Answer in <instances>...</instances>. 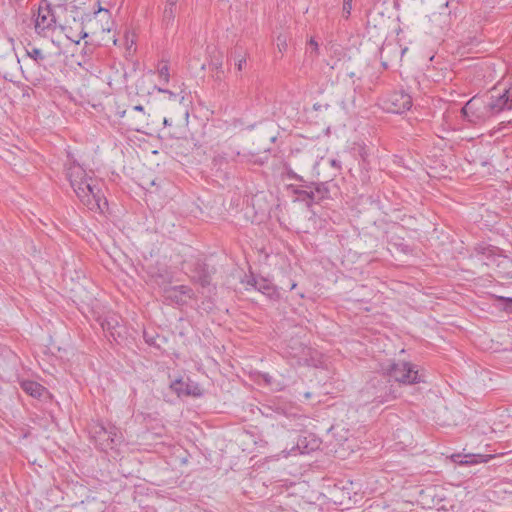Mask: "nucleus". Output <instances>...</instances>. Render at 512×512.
Here are the masks:
<instances>
[{
    "mask_svg": "<svg viewBox=\"0 0 512 512\" xmlns=\"http://www.w3.org/2000/svg\"><path fill=\"white\" fill-rule=\"evenodd\" d=\"M69 181L81 203L89 210L103 214L108 209V201L101 184L84 169L79 166L71 168Z\"/></svg>",
    "mask_w": 512,
    "mask_h": 512,
    "instance_id": "1",
    "label": "nucleus"
},
{
    "mask_svg": "<svg viewBox=\"0 0 512 512\" xmlns=\"http://www.w3.org/2000/svg\"><path fill=\"white\" fill-rule=\"evenodd\" d=\"M89 433L98 449L106 452L114 449L122 442V433L114 425L105 426L102 422H94L90 426Z\"/></svg>",
    "mask_w": 512,
    "mask_h": 512,
    "instance_id": "2",
    "label": "nucleus"
},
{
    "mask_svg": "<svg viewBox=\"0 0 512 512\" xmlns=\"http://www.w3.org/2000/svg\"><path fill=\"white\" fill-rule=\"evenodd\" d=\"M386 375L404 385L425 382L424 374L418 370L417 365L405 361L391 363L386 369Z\"/></svg>",
    "mask_w": 512,
    "mask_h": 512,
    "instance_id": "3",
    "label": "nucleus"
},
{
    "mask_svg": "<svg viewBox=\"0 0 512 512\" xmlns=\"http://www.w3.org/2000/svg\"><path fill=\"white\" fill-rule=\"evenodd\" d=\"M366 392L373 396L372 402L384 404L396 399V392L390 379L383 377H374L366 386Z\"/></svg>",
    "mask_w": 512,
    "mask_h": 512,
    "instance_id": "4",
    "label": "nucleus"
},
{
    "mask_svg": "<svg viewBox=\"0 0 512 512\" xmlns=\"http://www.w3.org/2000/svg\"><path fill=\"white\" fill-rule=\"evenodd\" d=\"M462 116L469 122L478 123L491 118L493 115L486 98L472 97L461 109Z\"/></svg>",
    "mask_w": 512,
    "mask_h": 512,
    "instance_id": "5",
    "label": "nucleus"
},
{
    "mask_svg": "<svg viewBox=\"0 0 512 512\" xmlns=\"http://www.w3.org/2000/svg\"><path fill=\"white\" fill-rule=\"evenodd\" d=\"M56 27V16L50 0H41L37 17L35 19V30L38 34L46 30H54Z\"/></svg>",
    "mask_w": 512,
    "mask_h": 512,
    "instance_id": "6",
    "label": "nucleus"
},
{
    "mask_svg": "<svg viewBox=\"0 0 512 512\" xmlns=\"http://www.w3.org/2000/svg\"><path fill=\"white\" fill-rule=\"evenodd\" d=\"M145 271L149 281L161 289L172 283L173 275L165 264L159 262L149 264L146 266Z\"/></svg>",
    "mask_w": 512,
    "mask_h": 512,
    "instance_id": "7",
    "label": "nucleus"
},
{
    "mask_svg": "<svg viewBox=\"0 0 512 512\" xmlns=\"http://www.w3.org/2000/svg\"><path fill=\"white\" fill-rule=\"evenodd\" d=\"M162 295L166 301L179 306L186 303V301L183 299L184 296L188 297L189 299H193L195 297L193 289L187 285L171 286L168 284L165 288L162 289Z\"/></svg>",
    "mask_w": 512,
    "mask_h": 512,
    "instance_id": "8",
    "label": "nucleus"
},
{
    "mask_svg": "<svg viewBox=\"0 0 512 512\" xmlns=\"http://www.w3.org/2000/svg\"><path fill=\"white\" fill-rule=\"evenodd\" d=\"M387 110L402 114L412 107V97L404 91L392 92L386 100Z\"/></svg>",
    "mask_w": 512,
    "mask_h": 512,
    "instance_id": "9",
    "label": "nucleus"
},
{
    "mask_svg": "<svg viewBox=\"0 0 512 512\" xmlns=\"http://www.w3.org/2000/svg\"><path fill=\"white\" fill-rule=\"evenodd\" d=\"M212 271L209 265L204 261L197 259L191 267L190 279L193 283L199 284L202 288H206L211 284Z\"/></svg>",
    "mask_w": 512,
    "mask_h": 512,
    "instance_id": "10",
    "label": "nucleus"
},
{
    "mask_svg": "<svg viewBox=\"0 0 512 512\" xmlns=\"http://www.w3.org/2000/svg\"><path fill=\"white\" fill-rule=\"evenodd\" d=\"M170 388L179 397L181 396H194L200 397L203 395V390L198 383L188 381L185 382L182 379H176L170 384Z\"/></svg>",
    "mask_w": 512,
    "mask_h": 512,
    "instance_id": "11",
    "label": "nucleus"
},
{
    "mask_svg": "<svg viewBox=\"0 0 512 512\" xmlns=\"http://www.w3.org/2000/svg\"><path fill=\"white\" fill-rule=\"evenodd\" d=\"M491 456H486L482 454H466L462 455L460 453L452 454L451 460L459 465H472L482 462H487Z\"/></svg>",
    "mask_w": 512,
    "mask_h": 512,
    "instance_id": "12",
    "label": "nucleus"
},
{
    "mask_svg": "<svg viewBox=\"0 0 512 512\" xmlns=\"http://www.w3.org/2000/svg\"><path fill=\"white\" fill-rule=\"evenodd\" d=\"M247 283L251 286H253L256 290L263 293L264 295H267L269 297H272L276 293V289L274 285L267 279L262 277H255L251 276V278L247 281Z\"/></svg>",
    "mask_w": 512,
    "mask_h": 512,
    "instance_id": "13",
    "label": "nucleus"
},
{
    "mask_svg": "<svg viewBox=\"0 0 512 512\" xmlns=\"http://www.w3.org/2000/svg\"><path fill=\"white\" fill-rule=\"evenodd\" d=\"M177 2L178 0H166L162 15V24L166 29L173 27L174 25Z\"/></svg>",
    "mask_w": 512,
    "mask_h": 512,
    "instance_id": "14",
    "label": "nucleus"
},
{
    "mask_svg": "<svg viewBox=\"0 0 512 512\" xmlns=\"http://www.w3.org/2000/svg\"><path fill=\"white\" fill-rule=\"evenodd\" d=\"M486 99L488 101L490 111L493 116L502 112L503 110H511V108L507 102V98L504 97V93L500 94L497 97L491 96Z\"/></svg>",
    "mask_w": 512,
    "mask_h": 512,
    "instance_id": "15",
    "label": "nucleus"
},
{
    "mask_svg": "<svg viewBox=\"0 0 512 512\" xmlns=\"http://www.w3.org/2000/svg\"><path fill=\"white\" fill-rule=\"evenodd\" d=\"M124 118L126 119L124 124L128 127V129L136 132H142V129L147 124V118L145 113H136L132 114V116L126 115Z\"/></svg>",
    "mask_w": 512,
    "mask_h": 512,
    "instance_id": "16",
    "label": "nucleus"
},
{
    "mask_svg": "<svg viewBox=\"0 0 512 512\" xmlns=\"http://www.w3.org/2000/svg\"><path fill=\"white\" fill-rule=\"evenodd\" d=\"M313 202L319 203L324 199L330 198V190L327 182L315 183L312 185Z\"/></svg>",
    "mask_w": 512,
    "mask_h": 512,
    "instance_id": "17",
    "label": "nucleus"
},
{
    "mask_svg": "<svg viewBox=\"0 0 512 512\" xmlns=\"http://www.w3.org/2000/svg\"><path fill=\"white\" fill-rule=\"evenodd\" d=\"M312 185H314V182L305 183L302 186V188H297L294 190V193L297 195L298 199L306 202L308 206L314 203L312 195Z\"/></svg>",
    "mask_w": 512,
    "mask_h": 512,
    "instance_id": "18",
    "label": "nucleus"
},
{
    "mask_svg": "<svg viewBox=\"0 0 512 512\" xmlns=\"http://www.w3.org/2000/svg\"><path fill=\"white\" fill-rule=\"evenodd\" d=\"M23 390L29 395L40 398L45 392V387L35 381H26L22 384Z\"/></svg>",
    "mask_w": 512,
    "mask_h": 512,
    "instance_id": "19",
    "label": "nucleus"
},
{
    "mask_svg": "<svg viewBox=\"0 0 512 512\" xmlns=\"http://www.w3.org/2000/svg\"><path fill=\"white\" fill-rule=\"evenodd\" d=\"M231 58L235 61V66L238 71H242L244 65L246 64V52L244 49L237 45L234 50L231 52Z\"/></svg>",
    "mask_w": 512,
    "mask_h": 512,
    "instance_id": "20",
    "label": "nucleus"
},
{
    "mask_svg": "<svg viewBox=\"0 0 512 512\" xmlns=\"http://www.w3.org/2000/svg\"><path fill=\"white\" fill-rule=\"evenodd\" d=\"M119 325L118 319L114 316L107 317L101 322V327L104 331H108L111 336L115 339V330Z\"/></svg>",
    "mask_w": 512,
    "mask_h": 512,
    "instance_id": "21",
    "label": "nucleus"
},
{
    "mask_svg": "<svg viewBox=\"0 0 512 512\" xmlns=\"http://www.w3.org/2000/svg\"><path fill=\"white\" fill-rule=\"evenodd\" d=\"M474 253L476 255L486 256L490 259L496 255V248L491 245L480 244L474 247Z\"/></svg>",
    "mask_w": 512,
    "mask_h": 512,
    "instance_id": "22",
    "label": "nucleus"
},
{
    "mask_svg": "<svg viewBox=\"0 0 512 512\" xmlns=\"http://www.w3.org/2000/svg\"><path fill=\"white\" fill-rule=\"evenodd\" d=\"M26 54L28 57H30L37 63H40L41 61L45 60V58H46V56L44 55V53L41 49L36 48L30 44L26 48Z\"/></svg>",
    "mask_w": 512,
    "mask_h": 512,
    "instance_id": "23",
    "label": "nucleus"
},
{
    "mask_svg": "<svg viewBox=\"0 0 512 512\" xmlns=\"http://www.w3.org/2000/svg\"><path fill=\"white\" fill-rule=\"evenodd\" d=\"M143 338L145 343L148 344L149 346L160 348V344L157 342L159 335L156 332L144 330Z\"/></svg>",
    "mask_w": 512,
    "mask_h": 512,
    "instance_id": "24",
    "label": "nucleus"
},
{
    "mask_svg": "<svg viewBox=\"0 0 512 512\" xmlns=\"http://www.w3.org/2000/svg\"><path fill=\"white\" fill-rule=\"evenodd\" d=\"M142 114L144 112V107L142 105H135L131 107V109L123 110L121 112H118L119 117L124 118L126 115L132 116V114Z\"/></svg>",
    "mask_w": 512,
    "mask_h": 512,
    "instance_id": "25",
    "label": "nucleus"
},
{
    "mask_svg": "<svg viewBox=\"0 0 512 512\" xmlns=\"http://www.w3.org/2000/svg\"><path fill=\"white\" fill-rule=\"evenodd\" d=\"M308 45L310 46L311 48V51H310V56L312 57H317L319 55V45L318 43L314 40V38H310V40L308 41Z\"/></svg>",
    "mask_w": 512,
    "mask_h": 512,
    "instance_id": "26",
    "label": "nucleus"
},
{
    "mask_svg": "<svg viewBox=\"0 0 512 512\" xmlns=\"http://www.w3.org/2000/svg\"><path fill=\"white\" fill-rule=\"evenodd\" d=\"M352 10V0H343V15L348 18Z\"/></svg>",
    "mask_w": 512,
    "mask_h": 512,
    "instance_id": "27",
    "label": "nucleus"
},
{
    "mask_svg": "<svg viewBox=\"0 0 512 512\" xmlns=\"http://www.w3.org/2000/svg\"><path fill=\"white\" fill-rule=\"evenodd\" d=\"M159 76L164 80L165 83L169 81V67L167 65L162 66L159 69Z\"/></svg>",
    "mask_w": 512,
    "mask_h": 512,
    "instance_id": "28",
    "label": "nucleus"
},
{
    "mask_svg": "<svg viewBox=\"0 0 512 512\" xmlns=\"http://www.w3.org/2000/svg\"><path fill=\"white\" fill-rule=\"evenodd\" d=\"M50 2H52V7L67 9L68 0H50Z\"/></svg>",
    "mask_w": 512,
    "mask_h": 512,
    "instance_id": "29",
    "label": "nucleus"
},
{
    "mask_svg": "<svg viewBox=\"0 0 512 512\" xmlns=\"http://www.w3.org/2000/svg\"><path fill=\"white\" fill-rule=\"evenodd\" d=\"M503 93H504V97L507 98V102H508L510 108L512 109V86L509 87L508 89H505V91Z\"/></svg>",
    "mask_w": 512,
    "mask_h": 512,
    "instance_id": "30",
    "label": "nucleus"
},
{
    "mask_svg": "<svg viewBox=\"0 0 512 512\" xmlns=\"http://www.w3.org/2000/svg\"><path fill=\"white\" fill-rule=\"evenodd\" d=\"M287 175H288V178H290V179H294V180H296V181L304 182L303 177H302V176H300V175H298L297 173H295V172H294V171H292V170H289V171L287 172Z\"/></svg>",
    "mask_w": 512,
    "mask_h": 512,
    "instance_id": "31",
    "label": "nucleus"
},
{
    "mask_svg": "<svg viewBox=\"0 0 512 512\" xmlns=\"http://www.w3.org/2000/svg\"><path fill=\"white\" fill-rule=\"evenodd\" d=\"M330 163L333 167L340 168V161L332 159Z\"/></svg>",
    "mask_w": 512,
    "mask_h": 512,
    "instance_id": "32",
    "label": "nucleus"
},
{
    "mask_svg": "<svg viewBox=\"0 0 512 512\" xmlns=\"http://www.w3.org/2000/svg\"><path fill=\"white\" fill-rule=\"evenodd\" d=\"M163 123H164L165 126H171L172 125L171 119H168V118H164L163 119Z\"/></svg>",
    "mask_w": 512,
    "mask_h": 512,
    "instance_id": "33",
    "label": "nucleus"
},
{
    "mask_svg": "<svg viewBox=\"0 0 512 512\" xmlns=\"http://www.w3.org/2000/svg\"><path fill=\"white\" fill-rule=\"evenodd\" d=\"M159 91L160 92H163V93H169L170 95H174L171 91L167 90V89H161L159 88Z\"/></svg>",
    "mask_w": 512,
    "mask_h": 512,
    "instance_id": "34",
    "label": "nucleus"
},
{
    "mask_svg": "<svg viewBox=\"0 0 512 512\" xmlns=\"http://www.w3.org/2000/svg\"><path fill=\"white\" fill-rule=\"evenodd\" d=\"M87 36H88V34H87L86 32H83V33H82V35H81V37H80V39H84V38H86Z\"/></svg>",
    "mask_w": 512,
    "mask_h": 512,
    "instance_id": "35",
    "label": "nucleus"
},
{
    "mask_svg": "<svg viewBox=\"0 0 512 512\" xmlns=\"http://www.w3.org/2000/svg\"><path fill=\"white\" fill-rule=\"evenodd\" d=\"M481 165H482V166H485V165H487V162H486V161H482V162H481Z\"/></svg>",
    "mask_w": 512,
    "mask_h": 512,
    "instance_id": "36",
    "label": "nucleus"
}]
</instances>
